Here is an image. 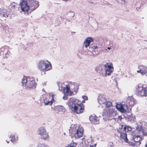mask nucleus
<instances>
[{
	"label": "nucleus",
	"mask_w": 147,
	"mask_h": 147,
	"mask_svg": "<svg viewBox=\"0 0 147 147\" xmlns=\"http://www.w3.org/2000/svg\"><path fill=\"white\" fill-rule=\"evenodd\" d=\"M105 95L103 94L99 95L97 99L98 103L101 105L106 106L107 107H109L112 106V102L106 99Z\"/></svg>",
	"instance_id": "423d86ee"
},
{
	"label": "nucleus",
	"mask_w": 147,
	"mask_h": 147,
	"mask_svg": "<svg viewBox=\"0 0 147 147\" xmlns=\"http://www.w3.org/2000/svg\"><path fill=\"white\" fill-rule=\"evenodd\" d=\"M65 147H69L68 146H66Z\"/></svg>",
	"instance_id": "37998d69"
},
{
	"label": "nucleus",
	"mask_w": 147,
	"mask_h": 147,
	"mask_svg": "<svg viewBox=\"0 0 147 147\" xmlns=\"http://www.w3.org/2000/svg\"><path fill=\"white\" fill-rule=\"evenodd\" d=\"M69 96V95H65L64 94V96H63V98L64 100H66L68 99V97L67 96Z\"/></svg>",
	"instance_id": "2f4dec72"
},
{
	"label": "nucleus",
	"mask_w": 147,
	"mask_h": 147,
	"mask_svg": "<svg viewBox=\"0 0 147 147\" xmlns=\"http://www.w3.org/2000/svg\"><path fill=\"white\" fill-rule=\"evenodd\" d=\"M82 98L84 99V100H87L88 99V97L85 96H82Z\"/></svg>",
	"instance_id": "72a5a7b5"
},
{
	"label": "nucleus",
	"mask_w": 147,
	"mask_h": 147,
	"mask_svg": "<svg viewBox=\"0 0 147 147\" xmlns=\"http://www.w3.org/2000/svg\"><path fill=\"white\" fill-rule=\"evenodd\" d=\"M108 107H107L106 109H104L103 112V116L108 117L110 119H115V118L114 117L117 115L116 111H115V109Z\"/></svg>",
	"instance_id": "39448f33"
},
{
	"label": "nucleus",
	"mask_w": 147,
	"mask_h": 147,
	"mask_svg": "<svg viewBox=\"0 0 147 147\" xmlns=\"http://www.w3.org/2000/svg\"><path fill=\"white\" fill-rule=\"evenodd\" d=\"M117 131L120 134V139L121 140H124L126 142H127L128 141L127 138V135L125 133L122 132L120 131L119 130H117Z\"/></svg>",
	"instance_id": "4be33fe9"
},
{
	"label": "nucleus",
	"mask_w": 147,
	"mask_h": 147,
	"mask_svg": "<svg viewBox=\"0 0 147 147\" xmlns=\"http://www.w3.org/2000/svg\"><path fill=\"white\" fill-rule=\"evenodd\" d=\"M104 63L96 67L95 68L96 71L98 73L100 76H105V70H104Z\"/></svg>",
	"instance_id": "dca6fc26"
},
{
	"label": "nucleus",
	"mask_w": 147,
	"mask_h": 147,
	"mask_svg": "<svg viewBox=\"0 0 147 147\" xmlns=\"http://www.w3.org/2000/svg\"><path fill=\"white\" fill-rule=\"evenodd\" d=\"M142 4H145L147 1L146 0H142Z\"/></svg>",
	"instance_id": "f704fd0d"
},
{
	"label": "nucleus",
	"mask_w": 147,
	"mask_h": 147,
	"mask_svg": "<svg viewBox=\"0 0 147 147\" xmlns=\"http://www.w3.org/2000/svg\"><path fill=\"white\" fill-rule=\"evenodd\" d=\"M22 85L25 89L28 90L35 88L36 83L34 78L31 77H24L22 79Z\"/></svg>",
	"instance_id": "7ed1b4c3"
},
{
	"label": "nucleus",
	"mask_w": 147,
	"mask_h": 147,
	"mask_svg": "<svg viewBox=\"0 0 147 147\" xmlns=\"http://www.w3.org/2000/svg\"><path fill=\"white\" fill-rule=\"evenodd\" d=\"M138 125L136 127V130L135 131L136 133H137V135L134 136L133 137V139L134 141L136 142H139V144L140 143V142L141 140V138L140 136L141 135H145L144 134H140L139 131L137 129V127H138Z\"/></svg>",
	"instance_id": "f3484780"
},
{
	"label": "nucleus",
	"mask_w": 147,
	"mask_h": 147,
	"mask_svg": "<svg viewBox=\"0 0 147 147\" xmlns=\"http://www.w3.org/2000/svg\"><path fill=\"white\" fill-rule=\"evenodd\" d=\"M38 134L40 136L41 138L42 139L47 140L49 138V136L43 127H41L39 128Z\"/></svg>",
	"instance_id": "4468645a"
},
{
	"label": "nucleus",
	"mask_w": 147,
	"mask_h": 147,
	"mask_svg": "<svg viewBox=\"0 0 147 147\" xmlns=\"http://www.w3.org/2000/svg\"><path fill=\"white\" fill-rule=\"evenodd\" d=\"M85 100H82V102H85Z\"/></svg>",
	"instance_id": "58836bf2"
},
{
	"label": "nucleus",
	"mask_w": 147,
	"mask_h": 147,
	"mask_svg": "<svg viewBox=\"0 0 147 147\" xmlns=\"http://www.w3.org/2000/svg\"><path fill=\"white\" fill-rule=\"evenodd\" d=\"M7 143H9V141H7Z\"/></svg>",
	"instance_id": "a19ab883"
},
{
	"label": "nucleus",
	"mask_w": 147,
	"mask_h": 147,
	"mask_svg": "<svg viewBox=\"0 0 147 147\" xmlns=\"http://www.w3.org/2000/svg\"><path fill=\"white\" fill-rule=\"evenodd\" d=\"M29 7H30V12L32 11L37 8L39 6L38 2L34 0H27Z\"/></svg>",
	"instance_id": "ddd939ff"
},
{
	"label": "nucleus",
	"mask_w": 147,
	"mask_h": 147,
	"mask_svg": "<svg viewBox=\"0 0 147 147\" xmlns=\"http://www.w3.org/2000/svg\"><path fill=\"white\" fill-rule=\"evenodd\" d=\"M93 41V40L91 37H88L85 40L84 42L85 47L87 48L90 46V43Z\"/></svg>",
	"instance_id": "393cba45"
},
{
	"label": "nucleus",
	"mask_w": 147,
	"mask_h": 147,
	"mask_svg": "<svg viewBox=\"0 0 147 147\" xmlns=\"http://www.w3.org/2000/svg\"><path fill=\"white\" fill-rule=\"evenodd\" d=\"M77 145V144L75 143H71L68 146L69 147H76Z\"/></svg>",
	"instance_id": "c756f323"
},
{
	"label": "nucleus",
	"mask_w": 147,
	"mask_h": 147,
	"mask_svg": "<svg viewBox=\"0 0 147 147\" xmlns=\"http://www.w3.org/2000/svg\"><path fill=\"white\" fill-rule=\"evenodd\" d=\"M89 119L91 123L94 125L98 124L100 123L98 117L94 115L90 116Z\"/></svg>",
	"instance_id": "a211bd4d"
},
{
	"label": "nucleus",
	"mask_w": 147,
	"mask_h": 147,
	"mask_svg": "<svg viewBox=\"0 0 147 147\" xmlns=\"http://www.w3.org/2000/svg\"><path fill=\"white\" fill-rule=\"evenodd\" d=\"M124 127L123 128V130L125 131H126V129H127V130L128 131H131V128L130 127H126L123 126Z\"/></svg>",
	"instance_id": "c85d7f7f"
},
{
	"label": "nucleus",
	"mask_w": 147,
	"mask_h": 147,
	"mask_svg": "<svg viewBox=\"0 0 147 147\" xmlns=\"http://www.w3.org/2000/svg\"><path fill=\"white\" fill-rule=\"evenodd\" d=\"M119 119L121 120V119L122 118L120 116H118Z\"/></svg>",
	"instance_id": "c9c22d12"
},
{
	"label": "nucleus",
	"mask_w": 147,
	"mask_h": 147,
	"mask_svg": "<svg viewBox=\"0 0 147 147\" xmlns=\"http://www.w3.org/2000/svg\"><path fill=\"white\" fill-rule=\"evenodd\" d=\"M129 121H131V122H133L135 121V117L133 115H131L128 118Z\"/></svg>",
	"instance_id": "a878e982"
},
{
	"label": "nucleus",
	"mask_w": 147,
	"mask_h": 147,
	"mask_svg": "<svg viewBox=\"0 0 147 147\" xmlns=\"http://www.w3.org/2000/svg\"><path fill=\"white\" fill-rule=\"evenodd\" d=\"M21 8L22 11L24 12L28 11L30 10V7L26 1H22L20 3Z\"/></svg>",
	"instance_id": "2eb2a0df"
},
{
	"label": "nucleus",
	"mask_w": 147,
	"mask_h": 147,
	"mask_svg": "<svg viewBox=\"0 0 147 147\" xmlns=\"http://www.w3.org/2000/svg\"><path fill=\"white\" fill-rule=\"evenodd\" d=\"M136 94L139 96H147V89L143 88L141 85H138L136 86Z\"/></svg>",
	"instance_id": "1a4fd4ad"
},
{
	"label": "nucleus",
	"mask_w": 147,
	"mask_h": 147,
	"mask_svg": "<svg viewBox=\"0 0 147 147\" xmlns=\"http://www.w3.org/2000/svg\"><path fill=\"white\" fill-rule=\"evenodd\" d=\"M53 96V95L51 96L43 95L41 98V100L44 103L45 105H51L54 101Z\"/></svg>",
	"instance_id": "9d476101"
},
{
	"label": "nucleus",
	"mask_w": 147,
	"mask_h": 147,
	"mask_svg": "<svg viewBox=\"0 0 147 147\" xmlns=\"http://www.w3.org/2000/svg\"><path fill=\"white\" fill-rule=\"evenodd\" d=\"M69 130L70 136L72 138L78 139L83 136V128L81 126L78 127L77 124H72Z\"/></svg>",
	"instance_id": "20e7f679"
},
{
	"label": "nucleus",
	"mask_w": 147,
	"mask_h": 147,
	"mask_svg": "<svg viewBox=\"0 0 147 147\" xmlns=\"http://www.w3.org/2000/svg\"><path fill=\"white\" fill-rule=\"evenodd\" d=\"M107 49L109 50H110L111 49V47H107Z\"/></svg>",
	"instance_id": "e433bc0d"
},
{
	"label": "nucleus",
	"mask_w": 147,
	"mask_h": 147,
	"mask_svg": "<svg viewBox=\"0 0 147 147\" xmlns=\"http://www.w3.org/2000/svg\"><path fill=\"white\" fill-rule=\"evenodd\" d=\"M104 69L105 73V76L106 77L107 75L109 76L113 72L114 70L112 64L104 63Z\"/></svg>",
	"instance_id": "f8f14e48"
},
{
	"label": "nucleus",
	"mask_w": 147,
	"mask_h": 147,
	"mask_svg": "<svg viewBox=\"0 0 147 147\" xmlns=\"http://www.w3.org/2000/svg\"><path fill=\"white\" fill-rule=\"evenodd\" d=\"M51 109L53 111H56L58 112H64L65 111V108L62 106L58 105L56 106H52Z\"/></svg>",
	"instance_id": "412c9836"
},
{
	"label": "nucleus",
	"mask_w": 147,
	"mask_h": 147,
	"mask_svg": "<svg viewBox=\"0 0 147 147\" xmlns=\"http://www.w3.org/2000/svg\"><path fill=\"white\" fill-rule=\"evenodd\" d=\"M0 55H3L4 58L5 57H6V55L7 54H9L7 49L4 47H2L0 49Z\"/></svg>",
	"instance_id": "5701e85b"
},
{
	"label": "nucleus",
	"mask_w": 147,
	"mask_h": 147,
	"mask_svg": "<svg viewBox=\"0 0 147 147\" xmlns=\"http://www.w3.org/2000/svg\"><path fill=\"white\" fill-rule=\"evenodd\" d=\"M69 85L70 88H71L72 90H73L74 91L76 92L79 88V85L78 84L75 82H70L69 83Z\"/></svg>",
	"instance_id": "aec40b11"
},
{
	"label": "nucleus",
	"mask_w": 147,
	"mask_h": 147,
	"mask_svg": "<svg viewBox=\"0 0 147 147\" xmlns=\"http://www.w3.org/2000/svg\"><path fill=\"white\" fill-rule=\"evenodd\" d=\"M67 104L69 108L74 112L77 114H80L83 112L84 107L83 104L75 98L71 97Z\"/></svg>",
	"instance_id": "f257e3e1"
},
{
	"label": "nucleus",
	"mask_w": 147,
	"mask_h": 147,
	"mask_svg": "<svg viewBox=\"0 0 147 147\" xmlns=\"http://www.w3.org/2000/svg\"><path fill=\"white\" fill-rule=\"evenodd\" d=\"M145 147H147V144L146 145Z\"/></svg>",
	"instance_id": "79ce46f5"
},
{
	"label": "nucleus",
	"mask_w": 147,
	"mask_h": 147,
	"mask_svg": "<svg viewBox=\"0 0 147 147\" xmlns=\"http://www.w3.org/2000/svg\"><path fill=\"white\" fill-rule=\"evenodd\" d=\"M64 85L63 84H61L60 83L58 84L59 90L61 91H63L64 94L65 95H69V96H71L73 92L70 90L69 86L67 85L66 87H64L63 86Z\"/></svg>",
	"instance_id": "9b49d317"
},
{
	"label": "nucleus",
	"mask_w": 147,
	"mask_h": 147,
	"mask_svg": "<svg viewBox=\"0 0 147 147\" xmlns=\"http://www.w3.org/2000/svg\"><path fill=\"white\" fill-rule=\"evenodd\" d=\"M36 147H49L47 145L45 144H39Z\"/></svg>",
	"instance_id": "bb28decb"
},
{
	"label": "nucleus",
	"mask_w": 147,
	"mask_h": 147,
	"mask_svg": "<svg viewBox=\"0 0 147 147\" xmlns=\"http://www.w3.org/2000/svg\"><path fill=\"white\" fill-rule=\"evenodd\" d=\"M138 125L137 129L139 131L140 134H144L145 136L147 135V123L145 121L138 122L137 123Z\"/></svg>",
	"instance_id": "0eeeda50"
},
{
	"label": "nucleus",
	"mask_w": 147,
	"mask_h": 147,
	"mask_svg": "<svg viewBox=\"0 0 147 147\" xmlns=\"http://www.w3.org/2000/svg\"><path fill=\"white\" fill-rule=\"evenodd\" d=\"M11 13V12L8 10H6L5 9H3L0 11V16L1 17L7 18Z\"/></svg>",
	"instance_id": "b1692460"
},
{
	"label": "nucleus",
	"mask_w": 147,
	"mask_h": 147,
	"mask_svg": "<svg viewBox=\"0 0 147 147\" xmlns=\"http://www.w3.org/2000/svg\"><path fill=\"white\" fill-rule=\"evenodd\" d=\"M90 147H95V146L93 145H91Z\"/></svg>",
	"instance_id": "4c0bfd02"
},
{
	"label": "nucleus",
	"mask_w": 147,
	"mask_h": 147,
	"mask_svg": "<svg viewBox=\"0 0 147 147\" xmlns=\"http://www.w3.org/2000/svg\"><path fill=\"white\" fill-rule=\"evenodd\" d=\"M139 69L137 70V73H140L142 75H144L147 73V67L142 65H140L138 67Z\"/></svg>",
	"instance_id": "6ab92c4d"
},
{
	"label": "nucleus",
	"mask_w": 147,
	"mask_h": 147,
	"mask_svg": "<svg viewBox=\"0 0 147 147\" xmlns=\"http://www.w3.org/2000/svg\"><path fill=\"white\" fill-rule=\"evenodd\" d=\"M123 127V126H122V128Z\"/></svg>",
	"instance_id": "a18cd8bd"
},
{
	"label": "nucleus",
	"mask_w": 147,
	"mask_h": 147,
	"mask_svg": "<svg viewBox=\"0 0 147 147\" xmlns=\"http://www.w3.org/2000/svg\"><path fill=\"white\" fill-rule=\"evenodd\" d=\"M96 144H95V145H94V146H96Z\"/></svg>",
	"instance_id": "c03bdc74"
},
{
	"label": "nucleus",
	"mask_w": 147,
	"mask_h": 147,
	"mask_svg": "<svg viewBox=\"0 0 147 147\" xmlns=\"http://www.w3.org/2000/svg\"><path fill=\"white\" fill-rule=\"evenodd\" d=\"M16 5H17V4L16 3H15L14 2H13L10 4V6L9 7H15V6Z\"/></svg>",
	"instance_id": "7c9ffc66"
},
{
	"label": "nucleus",
	"mask_w": 147,
	"mask_h": 147,
	"mask_svg": "<svg viewBox=\"0 0 147 147\" xmlns=\"http://www.w3.org/2000/svg\"><path fill=\"white\" fill-rule=\"evenodd\" d=\"M126 105H122L117 104L116 106V109L121 113H125L127 112L129 108L130 109L136 103V100L132 97H128L126 101Z\"/></svg>",
	"instance_id": "f03ea898"
},
{
	"label": "nucleus",
	"mask_w": 147,
	"mask_h": 147,
	"mask_svg": "<svg viewBox=\"0 0 147 147\" xmlns=\"http://www.w3.org/2000/svg\"><path fill=\"white\" fill-rule=\"evenodd\" d=\"M97 46L96 45L92 46L90 45V48H91L93 49H96L97 48Z\"/></svg>",
	"instance_id": "473e14b6"
},
{
	"label": "nucleus",
	"mask_w": 147,
	"mask_h": 147,
	"mask_svg": "<svg viewBox=\"0 0 147 147\" xmlns=\"http://www.w3.org/2000/svg\"><path fill=\"white\" fill-rule=\"evenodd\" d=\"M9 138H11L10 139L11 141L12 142L14 143V142L15 140V138L14 137V136L11 135V136H9Z\"/></svg>",
	"instance_id": "cd10ccee"
},
{
	"label": "nucleus",
	"mask_w": 147,
	"mask_h": 147,
	"mask_svg": "<svg viewBox=\"0 0 147 147\" xmlns=\"http://www.w3.org/2000/svg\"><path fill=\"white\" fill-rule=\"evenodd\" d=\"M38 68L40 71H47L50 70L51 66L50 63H47L43 61H41L38 64Z\"/></svg>",
	"instance_id": "6e6552de"
},
{
	"label": "nucleus",
	"mask_w": 147,
	"mask_h": 147,
	"mask_svg": "<svg viewBox=\"0 0 147 147\" xmlns=\"http://www.w3.org/2000/svg\"><path fill=\"white\" fill-rule=\"evenodd\" d=\"M45 85H46V84L45 83H44L43 85V86H45Z\"/></svg>",
	"instance_id": "ea45409f"
}]
</instances>
